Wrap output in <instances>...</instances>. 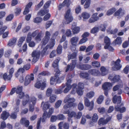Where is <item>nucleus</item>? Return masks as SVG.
<instances>
[{
    "label": "nucleus",
    "instance_id": "obj_60",
    "mask_svg": "<svg viewBox=\"0 0 129 129\" xmlns=\"http://www.w3.org/2000/svg\"><path fill=\"white\" fill-rule=\"evenodd\" d=\"M43 4V0H42L40 2L35 6V8L36 10H38L41 6H42Z\"/></svg>",
    "mask_w": 129,
    "mask_h": 129
},
{
    "label": "nucleus",
    "instance_id": "obj_16",
    "mask_svg": "<svg viewBox=\"0 0 129 129\" xmlns=\"http://www.w3.org/2000/svg\"><path fill=\"white\" fill-rule=\"evenodd\" d=\"M80 77L84 79L87 80L90 79V77L89 73L86 72H80L79 74Z\"/></svg>",
    "mask_w": 129,
    "mask_h": 129
},
{
    "label": "nucleus",
    "instance_id": "obj_56",
    "mask_svg": "<svg viewBox=\"0 0 129 129\" xmlns=\"http://www.w3.org/2000/svg\"><path fill=\"white\" fill-rule=\"evenodd\" d=\"M104 100V96L102 95H100L97 99L96 101L99 104H101Z\"/></svg>",
    "mask_w": 129,
    "mask_h": 129
},
{
    "label": "nucleus",
    "instance_id": "obj_30",
    "mask_svg": "<svg viewBox=\"0 0 129 129\" xmlns=\"http://www.w3.org/2000/svg\"><path fill=\"white\" fill-rule=\"evenodd\" d=\"M78 40L79 38L77 37H74L71 38L70 40V42L72 45L76 46Z\"/></svg>",
    "mask_w": 129,
    "mask_h": 129
},
{
    "label": "nucleus",
    "instance_id": "obj_10",
    "mask_svg": "<svg viewBox=\"0 0 129 129\" xmlns=\"http://www.w3.org/2000/svg\"><path fill=\"white\" fill-rule=\"evenodd\" d=\"M76 64V60H72V63L70 64H68L67 67H65L66 69L65 72H67L69 70L71 71L73 70L75 67Z\"/></svg>",
    "mask_w": 129,
    "mask_h": 129
},
{
    "label": "nucleus",
    "instance_id": "obj_4",
    "mask_svg": "<svg viewBox=\"0 0 129 129\" xmlns=\"http://www.w3.org/2000/svg\"><path fill=\"white\" fill-rule=\"evenodd\" d=\"M75 100L74 98H69L68 96H67L65 98L63 102L65 103H68L64 106L63 108L66 110L69 108H74L76 107L77 106V104L75 103Z\"/></svg>",
    "mask_w": 129,
    "mask_h": 129
},
{
    "label": "nucleus",
    "instance_id": "obj_2",
    "mask_svg": "<svg viewBox=\"0 0 129 129\" xmlns=\"http://www.w3.org/2000/svg\"><path fill=\"white\" fill-rule=\"evenodd\" d=\"M121 96H117L115 95L112 99L113 102L114 104L117 103V105L115 106L114 109L115 111L120 112L121 113H123L126 111L125 107H122L123 105L122 103H121Z\"/></svg>",
    "mask_w": 129,
    "mask_h": 129
},
{
    "label": "nucleus",
    "instance_id": "obj_57",
    "mask_svg": "<svg viewBox=\"0 0 129 129\" xmlns=\"http://www.w3.org/2000/svg\"><path fill=\"white\" fill-rule=\"evenodd\" d=\"M98 119V116L96 113L94 114L92 116V120L93 122H96Z\"/></svg>",
    "mask_w": 129,
    "mask_h": 129
},
{
    "label": "nucleus",
    "instance_id": "obj_5",
    "mask_svg": "<svg viewBox=\"0 0 129 129\" xmlns=\"http://www.w3.org/2000/svg\"><path fill=\"white\" fill-rule=\"evenodd\" d=\"M77 84L76 83H74L71 85V88L72 89L76 90V92L79 95H82L83 93L82 89L84 88V85L82 83L80 82L78 85V87L76 88Z\"/></svg>",
    "mask_w": 129,
    "mask_h": 129
},
{
    "label": "nucleus",
    "instance_id": "obj_35",
    "mask_svg": "<svg viewBox=\"0 0 129 129\" xmlns=\"http://www.w3.org/2000/svg\"><path fill=\"white\" fill-rule=\"evenodd\" d=\"M7 113L5 111L3 112L1 114V118L3 120H5L7 119L8 117V115L7 114Z\"/></svg>",
    "mask_w": 129,
    "mask_h": 129
},
{
    "label": "nucleus",
    "instance_id": "obj_27",
    "mask_svg": "<svg viewBox=\"0 0 129 129\" xmlns=\"http://www.w3.org/2000/svg\"><path fill=\"white\" fill-rule=\"evenodd\" d=\"M91 65L87 64H82L79 66V68L81 70H86L91 69Z\"/></svg>",
    "mask_w": 129,
    "mask_h": 129
},
{
    "label": "nucleus",
    "instance_id": "obj_31",
    "mask_svg": "<svg viewBox=\"0 0 129 129\" xmlns=\"http://www.w3.org/2000/svg\"><path fill=\"white\" fill-rule=\"evenodd\" d=\"M122 43V40L121 38L120 37H117L116 39L113 41V44L115 45H120Z\"/></svg>",
    "mask_w": 129,
    "mask_h": 129
},
{
    "label": "nucleus",
    "instance_id": "obj_11",
    "mask_svg": "<svg viewBox=\"0 0 129 129\" xmlns=\"http://www.w3.org/2000/svg\"><path fill=\"white\" fill-rule=\"evenodd\" d=\"M37 102V99L35 97H32L29 101V103L31 102L32 104H30L29 105V109L30 111L33 112L34 110V106L35 105Z\"/></svg>",
    "mask_w": 129,
    "mask_h": 129
},
{
    "label": "nucleus",
    "instance_id": "obj_33",
    "mask_svg": "<svg viewBox=\"0 0 129 129\" xmlns=\"http://www.w3.org/2000/svg\"><path fill=\"white\" fill-rule=\"evenodd\" d=\"M72 29L74 34H77L80 31V28L79 27L76 26H73V24L72 25Z\"/></svg>",
    "mask_w": 129,
    "mask_h": 129
},
{
    "label": "nucleus",
    "instance_id": "obj_15",
    "mask_svg": "<svg viewBox=\"0 0 129 129\" xmlns=\"http://www.w3.org/2000/svg\"><path fill=\"white\" fill-rule=\"evenodd\" d=\"M111 119V118L110 117L107 118L105 120L103 118H101L99 120L98 124L99 125L105 124L109 121Z\"/></svg>",
    "mask_w": 129,
    "mask_h": 129
},
{
    "label": "nucleus",
    "instance_id": "obj_26",
    "mask_svg": "<svg viewBox=\"0 0 129 129\" xmlns=\"http://www.w3.org/2000/svg\"><path fill=\"white\" fill-rule=\"evenodd\" d=\"M104 42L105 45L104 46V48L107 49L109 46L110 45L111 42L110 39L107 37H106L104 39Z\"/></svg>",
    "mask_w": 129,
    "mask_h": 129
},
{
    "label": "nucleus",
    "instance_id": "obj_50",
    "mask_svg": "<svg viewBox=\"0 0 129 129\" xmlns=\"http://www.w3.org/2000/svg\"><path fill=\"white\" fill-rule=\"evenodd\" d=\"M62 101L60 100H58L55 103V104L54 107L56 109H57L59 108L61 105Z\"/></svg>",
    "mask_w": 129,
    "mask_h": 129
},
{
    "label": "nucleus",
    "instance_id": "obj_37",
    "mask_svg": "<svg viewBox=\"0 0 129 129\" xmlns=\"http://www.w3.org/2000/svg\"><path fill=\"white\" fill-rule=\"evenodd\" d=\"M25 37H22L20 38L17 44L18 45L19 47L21 46L23 42L25 41Z\"/></svg>",
    "mask_w": 129,
    "mask_h": 129
},
{
    "label": "nucleus",
    "instance_id": "obj_9",
    "mask_svg": "<svg viewBox=\"0 0 129 129\" xmlns=\"http://www.w3.org/2000/svg\"><path fill=\"white\" fill-rule=\"evenodd\" d=\"M84 105H85L87 107H89L88 109L89 111L91 110L93 108L94 102L93 101H92L90 102L87 98H84Z\"/></svg>",
    "mask_w": 129,
    "mask_h": 129
},
{
    "label": "nucleus",
    "instance_id": "obj_63",
    "mask_svg": "<svg viewBox=\"0 0 129 129\" xmlns=\"http://www.w3.org/2000/svg\"><path fill=\"white\" fill-rule=\"evenodd\" d=\"M15 10L16 11L15 12V14L16 15H19L21 12V8H16Z\"/></svg>",
    "mask_w": 129,
    "mask_h": 129
},
{
    "label": "nucleus",
    "instance_id": "obj_47",
    "mask_svg": "<svg viewBox=\"0 0 129 129\" xmlns=\"http://www.w3.org/2000/svg\"><path fill=\"white\" fill-rule=\"evenodd\" d=\"M42 34V31L39 32L35 38V40L36 41H40Z\"/></svg>",
    "mask_w": 129,
    "mask_h": 129
},
{
    "label": "nucleus",
    "instance_id": "obj_48",
    "mask_svg": "<svg viewBox=\"0 0 129 129\" xmlns=\"http://www.w3.org/2000/svg\"><path fill=\"white\" fill-rule=\"evenodd\" d=\"M62 48V46L60 44H59L58 45L56 49V51L57 54H60L61 53Z\"/></svg>",
    "mask_w": 129,
    "mask_h": 129
},
{
    "label": "nucleus",
    "instance_id": "obj_14",
    "mask_svg": "<svg viewBox=\"0 0 129 129\" xmlns=\"http://www.w3.org/2000/svg\"><path fill=\"white\" fill-rule=\"evenodd\" d=\"M98 14L97 13H95L93 14L89 19V22L90 23H93L99 20V18L97 16Z\"/></svg>",
    "mask_w": 129,
    "mask_h": 129
},
{
    "label": "nucleus",
    "instance_id": "obj_45",
    "mask_svg": "<svg viewBox=\"0 0 129 129\" xmlns=\"http://www.w3.org/2000/svg\"><path fill=\"white\" fill-rule=\"evenodd\" d=\"M49 40V39L44 37L41 42L42 46H44L46 45L48 42Z\"/></svg>",
    "mask_w": 129,
    "mask_h": 129
},
{
    "label": "nucleus",
    "instance_id": "obj_8",
    "mask_svg": "<svg viewBox=\"0 0 129 129\" xmlns=\"http://www.w3.org/2000/svg\"><path fill=\"white\" fill-rule=\"evenodd\" d=\"M121 60L119 58H118L116 61H113L112 63L114 64V66L112 67L114 71H117L119 70L122 67V65L120 64Z\"/></svg>",
    "mask_w": 129,
    "mask_h": 129
},
{
    "label": "nucleus",
    "instance_id": "obj_28",
    "mask_svg": "<svg viewBox=\"0 0 129 129\" xmlns=\"http://www.w3.org/2000/svg\"><path fill=\"white\" fill-rule=\"evenodd\" d=\"M43 105V110L44 111H46L49 108L50 104H49L48 102H46L45 103L43 102H42L41 104V106H42Z\"/></svg>",
    "mask_w": 129,
    "mask_h": 129
},
{
    "label": "nucleus",
    "instance_id": "obj_17",
    "mask_svg": "<svg viewBox=\"0 0 129 129\" xmlns=\"http://www.w3.org/2000/svg\"><path fill=\"white\" fill-rule=\"evenodd\" d=\"M118 31V29H117L115 28L114 29H111V27H109L107 30V32L108 34L114 35L113 36L114 38H115L117 37L116 34Z\"/></svg>",
    "mask_w": 129,
    "mask_h": 129
},
{
    "label": "nucleus",
    "instance_id": "obj_54",
    "mask_svg": "<svg viewBox=\"0 0 129 129\" xmlns=\"http://www.w3.org/2000/svg\"><path fill=\"white\" fill-rule=\"evenodd\" d=\"M51 2L50 1H49L47 2L44 5L43 8L45 10H47L49 6L51 3Z\"/></svg>",
    "mask_w": 129,
    "mask_h": 129
},
{
    "label": "nucleus",
    "instance_id": "obj_55",
    "mask_svg": "<svg viewBox=\"0 0 129 129\" xmlns=\"http://www.w3.org/2000/svg\"><path fill=\"white\" fill-rule=\"evenodd\" d=\"M42 20V19L39 17H37L34 19V22L35 23H38L41 22Z\"/></svg>",
    "mask_w": 129,
    "mask_h": 129
},
{
    "label": "nucleus",
    "instance_id": "obj_49",
    "mask_svg": "<svg viewBox=\"0 0 129 129\" xmlns=\"http://www.w3.org/2000/svg\"><path fill=\"white\" fill-rule=\"evenodd\" d=\"M99 30V28L98 27L95 26L92 29L90 33L92 34H95L98 32Z\"/></svg>",
    "mask_w": 129,
    "mask_h": 129
},
{
    "label": "nucleus",
    "instance_id": "obj_25",
    "mask_svg": "<svg viewBox=\"0 0 129 129\" xmlns=\"http://www.w3.org/2000/svg\"><path fill=\"white\" fill-rule=\"evenodd\" d=\"M88 73L94 76H98L100 74L99 71L95 69H91L89 70L88 71Z\"/></svg>",
    "mask_w": 129,
    "mask_h": 129
},
{
    "label": "nucleus",
    "instance_id": "obj_6",
    "mask_svg": "<svg viewBox=\"0 0 129 129\" xmlns=\"http://www.w3.org/2000/svg\"><path fill=\"white\" fill-rule=\"evenodd\" d=\"M64 17L66 21L65 23L68 24L71 22L73 20V18L71 13L70 9H68L64 15Z\"/></svg>",
    "mask_w": 129,
    "mask_h": 129
},
{
    "label": "nucleus",
    "instance_id": "obj_20",
    "mask_svg": "<svg viewBox=\"0 0 129 129\" xmlns=\"http://www.w3.org/2000/svg\"><path fill=\"white\" fill-rule=\"evenodd\" d=\"M33 3L30 2L26 5L25 7L23 12V14L24 15H25L28 13L29 12V9L32 5Z\"/></svg>",
    "mask_w": 129,
    "mask_h": 129
},
{
    "label": "nucleus",
    "instance_id": "obj_40",
    "mask_svg": "<svg viewBox=\"0 0 129 129\" xmlns=\"http://www.w3.org/2000/svg\"><path fill=\"white\" fill-rule=\"evenodd\" d=\"M77 55V53L73 52L71 54L68 56V60H70L71 59H75L76 58Z\"/></svg>",
    "mask_w": 129,
    "mask_h": 129
},
{
    "label": "nucleus",
    "instance_id": "obj_21",
    "mask_svg": "<svg viewBox=\"0 0 129 129\" xmlns=\"http://www.w3.org/2000/svg\"><path fill=\"white\" fill-rule=\"evenodd\" d=\"M69 0H64L62 4L59 5L58 7V9L60 10L63 7L65 6H66L67 8L69 7L70 5Z\"/></svg>",
    "mask_w": 129,
    "mask_h": 129
},
{
    "label": "nucleus",
    "instance_id": "obj_38",
    "mask_svg": "<svg viewBox=\"0 0 129 129\" xmlns=\"http://www.w3.org/2000/svg\"><path fill=\"white\" fill-rule=\"evenodd\" d=\"M116 8L114 7L110 9L107 11L106 13L107 15L109 16L112 15L116 11Z\"/></svg>",
    "mask_w": 129,
    "mask_h": 129
},
{
    "label": "nucleus",
    "instance_id": "obj_59",
    "mask_svg": "<svg viewBox=\"0 0 129 129\" xmlns=\"http://www.w3.org/2000/svg\"><path fill=\"white\" fill-rule=\"evenodd\" d=\"M94 95V93L93 91H91L87 93L86 95V97L89 98H91Z\"/></svg>",
    "mask_w": 129,
    "mask_h": 129
},
{
    "label": "nucleus",
    "instance_id": "obj_24",
    "mask_svg": "<svg viewBox=\"0 0 129 129\" xmlns=\"http://www.w3.org/2000/svg\"><path fill=\"white\" fill-rule=\"evenodd\" d=\"M63 113L64 114H68V116L70 118H72L73 117L75 118L76 117V113L74 111L70 112L69 110L64 111Z\"/></svg>",
    "mask_w": 129,
    "mask_h": 129
},
{
    "label": "nucleus",
    "instance_id": "obj_23",
    "mask_svg": "<svg viewBox=\"0 0 129 129\" xmlns=\"http://www.w3.org/2000/svg\"><path fill=\"white\" fill-rule=\"evenodd\" d=\"M112 84L111 83L106 82L103 84L102 86V89L104 90H108L109 88L111 87Z\"/></svg>",
    "mask_w": 129,
    "mask_h": 129
},
{
    "label": "nucleus",
    "instance_id": "obj_41",
    "mask_svg": "<svg viewBox=\"0 0 129 129\" xmlns=\"http://www.w3.org/2000/svg\"><path fill=\"white\" fill-rule=\"evenodd\" d=\"M8 76L7 73H5L4 74L2 73H0V78L1 79H3L5 81H6L8 79Z\"/></svg>",
    "mask_w": 129,
    "mask_h": 129
},
{
    "label": "nucleus",
    "instance_id": "obj_43",
    "mask_svg": "<svg viewBox=\"0 0 129 129\" xmlns=\"http://www.w3.org/2000/svg\"><path fill=\"white\" fill-rule=\"evenodd\" d=\"M55 44V40L54 39H51V41L49 45H48V48H49L50 49H52L54 47Z\"/></svg>",
    "mask_w": 129,
    "mask_h": 129
},
{
    "label": "nucleus",
    "instance_id": "obj_1",
    "mask_svg": "<svg viewBox=\"0 0 129 129\" xmlns=\"http://www.w3.org/2000/svg\"><path fill=\"white\" fill-rule=\"evenodd\" d=\"M59 58L56 59L53 61L52 64V67L53 68L54 71L55 73L54 76L51 77L50 80V83L51 85L56 84L57 83H59L61 82L60 79L63 80L64 77L62 76L59 77L61 73V71L59 70L58 63L60 60Z\"/></svg>",
    "mask_w": 129,
    "mask_h": 129
},
{
    "label": "nucleus",
    "instance_id": "obj_22",
    "mask_svg": "<svg viewBox=\"0 0 129 129\" xmlns=\"http://www.w3.org/2000/svg\"><path fill=\"white\" fill-rule=\"evenodd\" d=\"M40 54V53L36 52H33L32 53V56L34 57L32 61L36 62L39 59Z\"/></svg>",
    "mask_w": 129,
    "mask_h": 129
},
{
    "label": "nucleus",
    "instance_id": "obj_51",
    "mask_svg": "<svg viewBox=\"0 0 129 129\" xmlns=\"http://www.w3.org/2000/svg\"><path fill=\"white\" fill-rule=\"evenodd\" d=\"M56 98V96L54 95H52L50 96L49 101L51 103L54 102Z\"/></svg>",
    "mask_w": 129,
    "mask_h": 129
},
{
    "label": "nucleus",
    "instance_id": "obj_53",
    "mask_svg": "<svg viewBox=\"0 0 129 129\" xmlns=\"http://www.w3.org/2000/svg\"><path fill=\"white\" fill-rule=\"evenodd\" d=\"M52 91V89L51 88H48L47 89L46 92V95L48 97L51 96Z\"/></svg>",
    "mask_w": 129,
    "mask_h": 129
},
{
    "label": "nucleus",
    "instance_id": "obj_44",
    "mask_svg": "<svg viewBox=\"0 0 129 129\" xmlns=\"http://www.w3.org/2000/svg\"><path fill=\"white\" fill-rule=\"evenodd\" d=\"M91 64L93 66L96 67H99L101 66L100 62L96 61L92 62Z\"/></svg>",
    "mask_w": 129,
    "mask_h": 129
},
{
    "label": "nucleus",
    "instance_id": "obj_61",
    "mask_svg": "<svg viewBox=\"0 0 129 129\" xmlns=\"http://www.w3.org/2000/svg\"><path fill=\"white\" fill-rule=\"evenodd\" d=\"M90 0H87L84 6V8L87 9L90 6Z\"/></svg>",
    "mask_w": 129,
    "mask_h": 129
},
{
    "label": "nucleus",
    "instance_id": "obj_39",
    "mask_svg": "<svg viewBox=\"0 0 129 129\" xmlns=\"http://www.w3.org/2000/svg\"><path fill=\"white\" fill-rule=\"evenodd\" d=\"M81 16L84 19H87L90 16L89 14L85 12H84L82 13Z\"/></svg>",
    "mask_w": 129,
    "mask_h": 129
},
{
    "label": "nucleus",
    "instance_id": "obj_62",
    "mask_svg": "<svg viewBox=\"0 0 129 129\" xmlns=\"http://www.w3.org/2000/svg\"><path fill=\"white\" fill-rule=\"evenodd\" d=\"M57 119L59 120H63L65 118L64 116L62 114H60L57 116Z\"/></svg>",
    "mask_w": 129,
    "mask_h": 129
},
{
    "label": "nucleus",
    "instance_id": "obj_58",
    "mask_svg": "<svg viewBox=\"0 0 129 129\" xmlns=\"http://www.w3.org/2000/svg\"><path fill=\"white\" fill-rule=\"evenodd\" d=\"M32 38L31 33H29L28 34L27 37L26 39V41L27 43H29L31 41Z\"/></svg>",
    "mask_w": 129,
    "mask_h": 129
},
{
    "label": "nucleus",
    "instance_id": "obj_12",
    "mask_svg": "<svg viewBox=\"0 0 129 129\" xmlns=\"http://www.w3.org/2000/svg\"><path fill=\"white\" fill-rule=\"evenodd\" d=\"M34 79V75L33 73H31L30 75H27L25 77L24 81V85L27 86L30 83L31 81Z\"/></svg>",
    "mask_w": 129,
    "mask_h": 129
},
{
    "label": "nucleus",
    "instance_id": "obj_64",
    "mask_svg": "<svg viewBox=\"0 0 129 129\" xmlns=\"http://www.w3.org/2000/svg\"><path fill=\"white\" fill-rule=\"evenodd\" d=\"M124 73L126 74H127L129 71V66L127 65L124 68L123 70Z\"/></svg>",
    "mask_w": 129,
    "mask_h": 129
},
{
    "label": "nucleus",
    "instance_id": "obj_7",
    "mask_svg": "<svg viewBox=\"0 0 129 129\" xmlns=\"http://www.w3.org/2000/svg\"><path fill=\"white\" fill-rule=\"evenodd\" d=\"M46 86V81L42 82L41 80H38L35 85V86L37 88H41L42 90H43Z\"/></svg>",
    "mask_w": 129,
    "mask_h": 129
},
{
    "label": "nucleus",
    "instance_id": "obj_13",
    "mask_svg": "<svg viewBox=\"0 0 129 129\" xmlns=\"http://www.w3.org/2000/svg\"><path fill=\"white\" fill-rule=\"evenodd\" d=\"M108 79L110 80L113 83L118 82L120 79V77L119 75H115L113 76L111 75H109Z\"/></svg>",
    "mask_w": 129,
    "mask_h": 129
},
{
    "label": "nucleus",
    "instance_id": "obj_36",
    "mask_svg": "<svg viewBox=\"0 0 129 129\" xmlns=\"http://www.w3.org/2000/svg\"><path fill=\"white\" fill-rule=\"evenodd\" d=\"M17 40L16 38L13 37L12 39H10L9 42V46H11L14 45L15 43Z\"/></svg>",
    "mask_w": 129,
    "mask_h": 129
},
{
    "label": "nucleus",
    "instance_id": "obj_19",
    "mask_svg": "<svg viewBox=\"0 0 129 129\" xmlns=\"http://www.w3.org/2000/svg\"><path fill=\"white\" fill-rule=\"evenodd\" d=\"M124 14V11L122 9L120 8L116 11L114 13V15L115 16H118V18H120L122 17Z\"/></svg>",
    "mask_w": 129,
    "mask_h": 129
},
{
    "label": "nucleus",
    "instance_id": "obj_52",
    "mask_svg": "<svg viewBox=\"0 0 129 129\" xmlns=\"http://www.w3.org/2000/svg\"><path fill=\"white\" fill-rule=\"evenodd\" d=\"M51 75L50 73L47 71H44L39 74V75H42L43 76H49Z\"/></svg>",
    "mask_w": 129,
    "mask_h": 129
},
{
    "label": "nucleus",
    "instance_id": "obj_18",
    "mask_svg": "<svg viewBox=\"0 0 129 129\" xmlns=\"http://www.w3.org/2000/svg\"><path fill=\"white\" fill-rule=\"evenodd\" d=\"M7 28V26H4L0 28V35H3L2 37L3 38H6L8 35V31H7L4 33Z\"/></svg>",
    "mask_w": 129,
    "mask_h": 129
},
{
    "label": "nucleus",
    "instance_id": "obj_3",
    "mask_svg": "<svg viewBox=\"0 0 129 129\" xmlns=\"http://www.w3.org/2000/svg\"><path fill=\"white\" fill-rule=\"evenodd\" d=\"M23 87L22 86H18L17 88H16V93L18 94L19 98L22 99L24 96V99L25 100H23L22 101V104L23 106L25 105L29 101V96L28 94H26L24 95V93L22 92Z\"/></svg>",
    "mask_w": 129,
    "mask_h": 129
},
{
    "label": "nucleus",
    "instance_id": "obj_42",
    "mask_svg": "<svg viewBox=\"0 0 129 129\" xmlns=\"http://www.w3.org/2000/svg\"><path fill=\"white\" fill-rule=\"evenodd\" d=\"M14 69L13 68H12L10 69L9 72V80H10L12 77L13 76V74L14 72Z\"/></svg>",
    "mask_w": 129,
    "mask_h": 129
},
{
    "label": "nucleus",
    "instance_id": "obj_29",
    "mask_svg": "<svg viewBox=\"0 0 129 129\" xmlns=\"http://www.w3.org/2000/svg\"><path fill=\"white\" fill-rule=\"evenodd\" d=\"M100 70L101 71V75L103 76L107 75L108 72V70L103 66L101 67L100 69Z\"/></svg>",
    "mask_w": 129,
    "mask_h": 129
},
{
    "label": "nucleus",
    "instance_id": "obj_46",
    "mask_svg": "<svg viewBox=\"0 0 129 129\" xmlns=\"http://www.w3.org/2000/svg\"><path fill=\"white\" fill-rule=\"evenodd\" d=\"M48 49V45H47L42 50L41 53V55L42 57L44 56L46 54V51Z\"/></svg>",
    "mask_w": 129,
    "mask_h": 129
},
{
    "label": "nucleus",
    "instance_id": "obj_34",
    "mask_svg": "<svg viewBox=\"0 0 129 129\" xmlns=\"http://www.w3.org/2000/svg\"><path fill=\"white\" fill-rule=\"evenodd\" d=\"M66 86V85L64 84L61 85V88L60 89H56L55 90V94H61L63 92V89Z\"/></svg>",
    "mask_w": 129,
    "mask_h": 129
},
{
    "label": "nucleus",
    "instance_id": "obj_32",
    "mask_svg": "<svg viewBox=\"0 0 129 129\" xmlns=\"http://www.w3.org/2000/svg\"><path fill=\"white\" fill-rule=\"evenodd\" d=\"M49 11L48 10H41L38 12L37 15L39 16H43L48 13Z\"/></svg>",
    "mask_w": 129,
    "mask_h": 129
}]
</instances>
